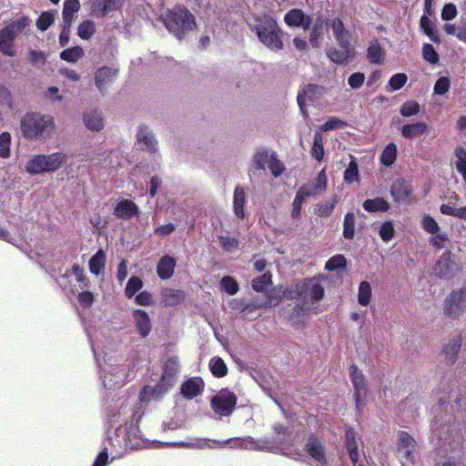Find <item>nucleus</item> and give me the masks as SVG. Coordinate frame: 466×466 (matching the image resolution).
<instances>
[{
	"label": "nucleus",
	"mask_w": 466,
	"mask_h": 466,
	"mask_svg": "<svg viewBox=\"0 0 466 466\" xmlns=\"http://www.w3.org/2000/svg\"><path fill=\"white\" fill-rule=\"evenodd\" d=\"M238 397L228 389H222L210 401L212 410L219 416H229L234 411Z\"/></svg>",
	"instance_id": "obj_8"
},
{
	"label": "nucleus",
	"mask_w": 466,
	"mask_h": 466,
	"mask_svg": "<svg viewBox=\"0 0 466 466\" xmlns=\"http://www.w3.org/2000/svg\"><path fill=\"white\" fill-rule=\"evenodd\" d=\"M163 21L167 29L179 40L187 32L193 31L197 27L195 16L183 6H176L173 10H167Z\"/></svg>",
	"instance_id": "obj_2"
},
{
	"label": "nucleus",
	"mask_w": 466,
	"mask_h": 466,
	"mask_svg": "<svg viewBox=\"0 0 466 466\" xmlns=\"http://www.w3.org/2000/svg\"><path fill=\"white\" fill-rule=\"evenodd\" d=\"M314 195L315 192L313 190H309L307 186L300 187L292 203L291 217L294 218H299L303 201H305L307 198Z\"/></svg>",
	"instance_id": "obj_25"
},
{
	"label": "nucleus",
	"mask_w": 466,
	"mask_h": 466,
	"mask_svg": "<svg viewBox=\"0 0 466 466\" xmlns=\"http://www.w3.org/2000/svg\"><path fill=\"white\" fill-rule=\"evenodd\" d=\"M442 310L451 319H457L466 312V288L453 289L444 299Z\"/></svg>",
	"instance_id": "obj_6"
},
{
	"label": "nucleus",
	"mask_w": 466,
	"mask_h": 466,
	"mask_svg": "<svg viewBox=\"0 0 466 466\" xmlns=\"http://www.w3.org/2000/svg\"><path fill=\"white\" fill-rule=\"evenodd\" d=\"M455 255L445 250L434 265L435 275L440 279H452L456 275Z\"/></svg>",
	"instance_id": "obj_10"
},
{
	"label": "nucleus",
	"mask_w": 466,
	"mask_h": 466,
	"mask_svg": "<svg viewBox=\"0 0 466 466\" xmlns=\"http://www.w3.org/2000/svg\"><path fill=\"white\" fill-rule=\"evenodd\" d=\"M54 21V15L50 12H43L37 18L35 25L40 31H46Z\"/></svg>",
	"instance_id": "obj_61"
},
{
	"label": "nucleus",
	"mask_w": 466,
	"mask_h": 466,
	"mask_svg": "<svg viewBox=\"0 0 466 466\" xmlns=\"http://www.w3.org/2000/svg\"><path fill=\"white\" fill-rule=\"evenodd\" d=\"M301 291V304H307L319 301L324 296V289L321 284L313 279H300Z\"/></svg>",
	"instance_id": "obj_12"
},
{
	"label": "nucleus",
	"mask_w": 466,
	"mask_h": 466,
	"mask_svg": "<svg viewBox=\"0 0 466 466\" xmlns=\"http://www.w3.org/2000/svg\"><path fill=\"white\" fill-rule=\"evenodd\" d=\"M186 293L181 289H167L162 291L163 302L166 306L173 307L182 303Z\"/></svg>",
	"instance_id": "obj_27"
},
{
	"label": "nucleus",
	"mask_w": 466,
	"mask_h": 466,
	"mask_svg": "<svg viewBox=\"0 0 466 466\" xmlns=\"http://www.w3.org/2000/svg\"><path fill=\"white\" fill-rule=\"evenodd\" d=\"M66 160V156L62 152L49 155L38 154L26 163L25 170L32 175L55 172L64 165Z\"/></svg>",
	"instance_id": "obj_4"
},
{
	"label": "nucleus",
	"mask_w": 466,
	"mask_h": 466,
	"mask_svg": "<svg viewBox=\"0 0 466 466\" xmlns=\"http://www.w3.org/2000/svg\"><path fill=\"white\" fill-rule=\"evenodd\" d=\"M337 202V196H335L331 200L318 204L315 208L316 214L321 218H327L330 216L335 208Z\"/></svg>",
	"instance_id": "obj_50"
},
{
	"label": "nucleus",
	"mask_w": 466,
	"mask_h": 466,
	"mask_svg": "<svg viewBox=\"0 0 466 466\" xmlns=\"http://www.w3.org/2000/svg\"><path fill=\"white\" fill-rule=\"evenodd\" d=\"M106 262V257L104 250L99 249L96 251L95 255H93L89 260V270L92 274L98 276L103 268H105Z\"/></svg>",
	"instance_id": "obj_35"
},
{
	"label": "nucleus",
	"mask_w": 466,
	"mask_h": 466,
	"mask_svg": "<svg viewBox=\"0 0 466 466\" xmlns=\"http://www.w3.org/2000/svg\"><path fill=\"white\" fill-rule=\"evenodd\" d=\"M137 140L140 148L144 151L151 153L157 152V140L151 132L147 131V127L141 125L137 134Z\"/></svg>",
	"instance_id": "obj_20"
},
{
	"label": "nucleus",
	"mask_w": 466,
	"mask_h": 466,
	"mask_svg": "<svg viewBox=\"0 0 466 466\" xmlns=\"http://www.w3.org/2000/svg\"><path fill=\"white\" fill-rule=\"evenodd\" d=\"M84 56L83 48L76 46L63 50L60 54L61 59L68 63H75Z\"/></svg>",
	"instance_id": "obj_49"
},
{
	"label": "nucleus",
	"mask_w": 466,
	"mask_h": 466,
	"mask_svg": "<svg viewBox=\"0 0 466 466\" xmlns=\"http://www.w3.org/2000/svg\"><path fill=\"white\" fill-rule=\"evenodd\" d=\"M341 50L336 47H329L327 49L328 57L337 65H345L350 59L354 57V48L352 46H349V48L340 47Z\"/></svg>",
	"instance_id": "obj_21"
},
{
	"label": "nucleus",
	"mask_w": 466,
	"mask_h": 466,
	"mask_svg": "<svg viewBox=\"0 0 466 466\" xmlns=\"http://www.w3.org/2000/svg\"><path fill=\"white\" fill-rule=\"evenodd\" d=\"M304 450L315 461L321 465L327 464L326 449L318 435L314 433L309 434L307 438Z\"/></svg>",
	"instance_id": "obj_13"
},
{
	"label": "nucleus",
	"mask_w": 466,
	"mask_h": 466,
	"mask_svg": "<svg viewBox=\"0 0 466 466\" xmlns=\"http://www.w3.org/2000/svg\"><path fill=\"white\" fill-rule=\"evenodd\" d=\"M323 28H324V21L321 17H319L313 26L311 27V30L309 32V41L310 46L313 48H319L320 43L319 38L323 35Z\"/></svg>",
	"instance_id": "obj_36"
},
{
	"label": "nucleus",
	"mask_w": 466,
	"mask_h": 466,
	"mask_svg": "<svg viewBox=\"0 0 466 466\" xmlns=\"http://www.w3.org/2000/svg\"><path fill=\"white\" fill-rule=\"evenodd\" d=\"M132 316L137 329L138 334L142 338H146L149 335L152 329V324L149 315L144 309H135L132 312Z\"/></svg>",
	"instance_id": "obj_19"
},
{
	"label": "nucleus",
	"mask_w": 466,
	"mask_h": 466,
	"mask_svg": "<svg viewBox=\"0 0 466 466\" xmlns=\"http://www.w3.org/2000/svg\"><path fill=\"white\" fill-rule=\"evenodd\" d=\"M209 370L216 378H223L228 374V367L220 357H213L208 363Z\"/></svg>",
	"instance_id": "obj_41"
},
{
	"label": "nucleus",
	"mask_w": 466,
	"mask_h": 466,
	"mask_svg": "<svg viewBox=\"0 0 466 466\" xmlns=\"http://www.w3.org/2000/svg\"><path fill=\"white\" fill-rule=\"evenodd\" d=\"M255 31L258 40L268 49L279 51L283 49V32L275 18L263 15L256 19Z\"/></svg>",
	"instance_id": "obj_3"
},
{
	"label": "nucleus",
	"mask_w": 466,
	"mask_h": 466,
	"mask_svg": "<svg viewBox=\"0 0 466 466\" xmlns=\"http://www.w3.org/2000/svg\"><path fill=\"white\" fill-rule=\"evenodd\" d=\"M423 59L430 64L435 65L439 62L440 56L433 46L431 44H424L422 46Z\"/></svg>",
	"instance_id": "obj_57"
},
{
	"label": "nucleus",
	"mask_w": 466,
	"mask_h": 466,
	"mask_svg": "<svg viewBox=\"0 0 466 466\" xmlns=\"http://www.w3.org/2000/svg\"><path fill=\"white\" fill-rule=\"evenodd\" d=\"M363 208L368 212H386L390 208L389 202L383 198H369L363 202Z\"/></svg>",
	"instance_id": "obj_32"
},
{
	"label": "nucleus",
	"mask_w": 466,
	"mask_h": 466,
	"mask_svg": "<svg viewBox=\"0 0 466 466\" xmlns=\"http://www.w3.org/2000/svg\"><path fill=\"white\" fill-rule=\"evenodd\" d=\"M96 32L94 21L90 19L84 20L77 27V35L83 40H88Z\"/></svg>",
	"instance_id": "obj_48"
},
{
	"label": "nucleus",
	"mask_w": 466,
	"mask_h": 466,
	"mask_svg": "<svg viewBox=\"0 0 466 466\" xmlns=\"http://www.w3.org/2000/svg\"><path fill=\"white\" fill-rule=\"evenodd\" d=\"M420 105L416 101L405 102L400 107V114L403 116H412L419 113Z\"/></svg>",
	"instance_id": "obj_64"
},
{
	"label": "nucleus",
	"mask_w": 466,
	"mask_h": 466,
	"mask_svg": "<svg viewBox=\"0 0 466 466\" xmlns=\"http://www.w3.org/2000/svg\"><path fill=\"white\" fill-rule=\"evenodd\" d=\"M246 202L245 190L241 186H236L233 197V208L235 215L243 219L245 218L244 205Z\"/></svg>",
	"instance_id": "obj_29"
},
{
	"label": "nucleus",
	"mask_w": 466,
	"mask_h": 466,
	"mask_svg": "<svg viewBox=\"0 0 466 466\" xmlns=\"http://www.w3.org/2000/svg\"><path fill=\"white\" fill-rule=\"evenodd\" d=\"M284 22L290 27H303L304 30H307L309 28L312 19L301 9L293 8L285 15Z\"/></svg>",
	"instance_id": "obj_16"
},
{
	"label": "nucleus",
	"mask_w": 466,
	"mask_h": 466,
	"mask_svg": "<svg viewBox=\"0 0 466 466\" xmlns=\"http://www.w3.org/2000/svg\"><path fill=\"white\" fill-rule=\"evenodd\" d=\"M114 215L120 219H130L139 215V208L130 199H122L116 205Z\"/></svg>",
	"instance_id": "obj_17"
},
{
	"label": "nucleus",
	"mask_w": 466,
	"mask_h": 466,
	"mask_svg": "<svg viewBox=\"0 0 466 466\" xmlns=\"http://www.w3.org/2000/svg\"><path fill=\"white\" fill-rule=\"evenodd\" d=\"M143 287V281L139 277L132 276L126 286L125 295L127 299L133 298Z\"/></svg>",
	"instance_id": "obj_51"
},
{
	"label": "nucleus",
	"mask_w": 466,
	"mask_h": 466,
	"mask_svg": "<svg viewBox=\"0 0 466 466\" xmlns=\"http://www.w3.org/2000/svg\"><path fill=\"white\" fill-rule=\"evenodd\" d=\"M30 22L27 16H22L0 29V52L3 55L6 56H15L14 41L30 25Z\"/></svg>",
	"instance_id": "obj_5"
},
{
	"label": "nucleus",
	"mask_w": 466,
	"mask_h": 466,
	"mask_svg": "<svg viewBox=\"0 0 466 466\" xmlns=\"http://www.w3.org/2000/svg\"><path fill=\"white\" fill-rule=\"evenodd\" d=\"M371 300V286L369 281L363 280L360 283L358 290V302L361 306H368Z\"/></svg>",
	"instance_id": "obj_45"
},
{
	"label": "nucleus",
	"mask_w": 466,
	"mask_h": 466,
	"mask_svg": "<svg viewBox=\"0 0 466 466\" xmlns=\"http://www.w3.org/2000/svg\"><path fill=\"white\" fill-rule=\"evenodd\" d=\"M272 284V274L266 271L262 275L255 278L251 282L252 289L257 292H264L268 286Z\"/></svg>",
	"instance_id": "obj_44"
},
{
	"label": "nucleus",
	"mask_w": 466,
	"mask_h": 466,
	"mask_svg": "<svg viewBox=\"0 0 466 466\" xmlns=\"http://www.w3.org/2000/svg\"><path fill=\"white\" fill-rule=\"evenodd\" d=\"M420 25L421 29L423 30L424 34L427 35L432 42H434L436 44L441 43L439 32L437 29L433 28V25H432L431 19L428 17L427 14L423 15L420 17Z\"/></svg>",
	"instance_id": "obj_37"
},
{
	"label": "nucleus",
	"mask_w": 466,
	"mask_h": 466,
	"mask_svg": "<svg viewBox=\"0 0 466 466\" xmlns=\"http://www.w3.org/2000/svg\"><path fill=\"white\" fill-rule=\"evenodd\" d=\"M461 338H458L451 340L444 347L442 354L444 355V361L447 365H453L457 360L461 346Z\"/></svg>",
	"instance_id": "obj_26"
},
{
	"label": "nucleus",
	"mask_w": 466,
	"mask_h": 466,
	"mask_svg": "<svg viewBox=\"0 0 466 466\" xmlns=\"http://www.w3.org/2000/svg\"><path fill=\"white\" fill-rule=\"evenodd\" d=\"M56 129L54 117L36 112L26 113L20 120V130L26 139L42 140L50 137Z\"/></svg>",
	"instance_id": "obj_1"
},
{
	"label": "nucleus",
	"mask_w": 466,
	"mask_h": 466,
	"mask_svg": "<svg viewBox=\"0 0 466 466\" xmlns=\"http://www.w3.org/2000/svg\"><path fill=\"white\" fill-rule=\"evenodd\" d=\"M310 154L313 158L320 162L324 157V142L323 135L321 132H315L313 137V145L310 149Z\"/></svg>",
	"instance_id": "obj_40"
},
{
	"label": "nucleus",
	"mask_w": 466,
	"mask_h": 466,
	"mask_svg": "<svg viewBox=\"0 0 466 466\" xmlns=\"http://www.w3.org/2000/svg\"><path fill=\"white\" fill-rule=\"evenodd\" d=\"M218 241L221 248L228 252H231L232 250L238 249L239 242L235 238H230L228 236H219Z\"/></svg>",
	"instance_id": "obj_63"
},
{
	"label": "nucleus",
	"mask_w": 466,
	"mask_h": 466,
	"mask_svg": "<svg viewBox=\"0 0 466 466\" xmlns=\"http://www.w3.org/2000/svg\"><path fill=\"white\" fill-rule=\"evenodd\" d=\"M175 267H176V259L169 255H165L158 261V264L157 267V276L161 279H170L174 274Z\"/></svg>",
	"instance_id": "obj_24"
},
{
	"label": "nucleus",
	"mask_w": 466,
	"mask_h": 466,
	"mask_svg": "<svg viewBox=\"0 0 466 466\" xmlns=\"http://www.w3.org/2000/svg\"><path fill=\"white\" fill-rule=\"evenodd\" d=\"M355 215L353 212H348L344 216L343 220V232L342 235L344 238L351 240L355 237Z\"/></svg>",
	"instance_id": "obj_43"
},
{
	"label": "nucleus",
	"mask_w": 466,
	"mask_h": 466,
	"mask_svg": "<svg viewBox=\"0 0 466 466\" xmlns=\"http://www.w3.org/2000/svg\"><path fill=\"white\" fill-rule=\"evenodd\" d=\"M177 373L178 361L177 358H169L163 366L162 375L154 387V392L157 396L166 394L174 387Z\"/></svg>",
	"instance_id": "obj_7"
},
{
	"label": "nucleus",
	"mask_w": 466,
	"mask_h": 466,
	"mask_svg": "<svg viewBox=\"0 0 466 466\" xmlns=\"http://www.w3.org/2000/svg\"><path fill=\"white\" fill-rule=\"evenodd\" d=\"M325 93L326 89L324 86L315 84L305 85L299 89L297 101L300 111L305 116H308V111L306 108L307 102H314L324 96Z\"/></svg>",
	"instance_id": "obj_11"
},
{
	"label": "nucleus",
	"mask_w": 466,
	"mask_h": 466,
	"mask_svg": "<svg viewBox=\"0 0 466 466\" xmlns=\"http://www.w3.org/2000/svg\"><path fill=\"white\" fill-rule=\"evenodd\" d=\"M281 286L279 287V289L277 290V288L272 289L267 293V300L261 304H254L253 309H262L267 307H275L279 304V302L282 300V294H281Z\"/></svg>",
	"instance_id": "obj_39"
},
{
	"label": "nucleus",
	"mask_w": 466,
	"mask_h": 466,
	"mask_svg": "<svg viewBox=\"0 0 466 466\" xmlns=\"http://www.w3.org/2000/svg\"><path fill=\"white\" fill-rule=\"evenodd\" d=\"M429 132L430 127L424 122L405 124L401 127V136L408 139H414L422 135H428Z\"/></svg>",
	"instance_id": "obj_22"
},
{
	"label": "nucleus",
	"mask_w": 466,
	"mask_h": 466,
	"mask_svg": "<svg viewBox=\"0 0 466 466\" xmlns=\"http://www.w3.org/2000/svg\"><path fill=\"white\" fill-rule=\"evenodd\" d=\"M347 265L346 258L343 255L338 254L329 258L325 264V269L328 271H334L345 268Z\"/></svg>",
	"instance_id": "obj_54"
},
{
	"label": "nucleus",
	"mask_w": 466,
	"mask_h": 466,
	"mask_svg": "<svg viewBox=\"0 0 466 466\" xmlns=\"http://www.w3.org/2000/svg\"><path fill=\"white\" fill-rule=\"evenodd\" d=\"M268 166L271 174L276 177H279L285 169L283 163L278 159L276 154L270 155Z\"/></svg>",
	"instance_id": "obj_62"
},
{
	"label": "nucleus",
	"mask_w": 466,
	"mask_h": 466,
	"mask_svg": "<svg viewBox=\"0 0 466 466\" xmlns=\"http://www.w3.org/2000/svg\"><path fill=\"white\" fill-rule=\"evenodd\" d=\"M301 291L303 289L300 288V280H298L281 290L282 299L298 300L301 303Z\"/></svg>",
	"instance_id": "obj_42"
},
{
	"label": "nucleus",
	"mask_w": 466,
	"mask_h": 466,
	"mask_svg": "<svg viewBox=\"0 0 466 466\" xmlns=\"http://www.w3.org/2000/svg\"><path fill=\"white\" fill-rule=\"evenodd\" d=\"M11 135L8 132L0 134V157L3 158L10 156Z\"/></svg>",
	"instance_id": "obj_60"
},
{
	"label": "nucleus",
	"mask_w": 466,
	"mask_h": 466,
	"mask_svg": "<svg viewBox=\"0 0 466 466\" xmlns=\"http://www.w3.org/2000/svg\"><path fill=\"white\" fill-rule=\"evenodd\" d=\"M331 28L339 46L340 47L349 48V46H351V34L348 29L345 28L344 24L339 17H336L331 21Z\"/></svg>",
	"instance_id": "obj_18"
},
{
	"label": "nucleus",
	"mask_w": 466,
	"mask_h": 466,
	"mask_svg": "<svg viewBox=\"0 0 466 466\" xmlns=\"http://www.w3.org/2000/svg\"><path fill=\"white\" fill-rule=\"evenodd\" d=\"M229 446L232 449H252L255 446V440L250 437L244 438H230L226 441H220V449Z\"/></svg>",
	"instance_id": "obj_28"
},
{
	"label": "nucleus",
	"mask_w": 466,
	"mask_h": 466,
	"mask_svg": "<svg viewBox=\"0 0 466 466\" xmlns=\"http://www.w3.org/2000/svg\"><path fill=\"white\" fill-rule=\"evenodd\" d=\"M80 2L79 0H66L63 5V24H72L74 20L75 13L78 12L80 9Z\"/></svg>",
	"instance_id": "obj_33"
},
{
	"label": "nucleus",
	"mask_w": 466,
	"mask_h": 466,
	"mask_svg": "<svg viewBox=\"0 0 466 466\" xmlns=\"http://www.w3.org/2000/svg\"><path fill=\"white\" fill-rule=\"evenodd\" d=\"M346 448L353 466H359V449L354 433L351 431H346Z\"/></svg>",
	"instance_id": "obj_34"
},
{
	"label": "nucleus",
	"mask_w": 466,
	"mask_h": 466,
	"mask_svg": "<svg viewBox=\"0 0 466 466\" xmlns=\"http://www.w3.org/2000/svg\"><path fill=\"white\" fill-rule=\"evenodd\" d=\"M385 57V52L377 39L370 42L367 49V58L370 64H381Z\"/></svg>",
	"instance_id": "obj_30"
},
{
	"label": "nucleus",
	"mask_w": 466,
	"mask_h": 466,
	"mask_svg": "<svg viewBox=\"0 0 466 466\" xmlns=\"http://www.w3.org/2000/svg\"><path fill=\"white\" fill-rule=\"evenodd\" d=\"M350 380L354 388V399L357 410H360L362 400L366 398L368 388L363 372L356 364H351L349 368Z\"/></svg>",
	"instance_id": "obj_9"
},
{
	"label": "nucleus",
	"mask_w": 466,
	"mask_h": 466,
	"mask_svg": "<svg viewBox=\"0 0 466 466\" xmlns=\"http://www.w3.org/2000/svg\"><path fill=\"white\" fill-rule=\"evenodd\" d=\"M220 287L228 295H235L239 289L238 281L230 276H225L221 279Z\"/></svg>",
	"instance_id": "obj_55"
},
{
	"label": "nucleus",
	"mask_w": 466,
	"mask_h": 466,
	"mask_svg": "<svg viewBox=\"0 0 466 466\" xmlns=\"http://www.w3.org/2000/svg\"><path fill=\"white\" fill-rule=\"evenodd\" d=\"M350 158L349 166L344 171V180L350 184L360 180L359 167L356 158L354 157H350Z\"/></svg>",
	"instance_id": "obj_47"
},
{
	"label": "nucleus",
	"mask_w": 466,
	"mask_h": 466,
	"mask_svg": "<svg viewBox=\"0 0 466 466\" xmlns=\"http://www.w3.org/2000/svg\"><path fill=\"white\" fill-rule=\"evenodd\" d=\"M397 153L398 148L396 144L393 142L389 143L380 157V163L386 167H390L396 161Z\"/></svg>",
	"instance_id": "obj_38"
},
{
	"label": "nucleus",
	"mask_w": 466,
	"mask_h": 466,
	"mask_svg": "<svg viewBox=\"0 0 466 466\" xmlns=\"http://www.w3.org/2000/svg\"><path fill=\"white\" fill-rule=\"evenodd\" d=\"M269 157L270 156H268V151L267 149H258L253 157V162L256 169L264 170L266 168V165L268 164Z\"/></svg>",
	"instance_id": "obj_52"
},
{
	"label": "nucleus",
	"mask_w": 466,
	"mask_h": 466,
	"mask_svg": "<svg viewBox=\"0 0 466 466\" xmlns=\"http://www.w3.org/2000/svg\"><path fill=\"white\" fill-rule=\"evenodd\" d=\"M205 389V382L201 377H192L185 380L180 387V393L187 400H192L201 395Z\"/></svg>",
	"instance_id": "obj_15"
},
{
	"label": "nucleus",
	"mask_w": 466,
	"mask_h": 466,
	"mask_svg": "<svg viewBox=\"0 0 466 466\" xmlns=\"http://www.w3.org/2000/svg\"><path fill=\"white\" fill-rule=\"evenodd\" d=\"M84 122L86 128L92 131H100L104 127L101 113L96 110L84 114Z\"/></svg>",
	"instance_id": "obj_31"
},
{
	"label": "nucleus",
	"mask_w": 466,
	"mask_h": 466,
	"mask_svg": "<svg viewBox=\"0 0 466 466\" xmlns=\"http://www.w3.org/2000/svg\"><path fill=\"white\" fill-rule=\"evenodd\" d=\"M117 72V69L109 66H103L96 72V86L102 94L105 92V86L113 81Z\"/></svg>",
	"instance_id": "obj_23"
},
{
	"label": "nucleus",
	"mask_w": 466,
	"mask_h": 466,
	"mask_svg": "<svg viewBox=\"0 0 466 466\" xmlns=\"http://www.w3.org/2000/svg\"><path fill=\"white\" fill-rule=\"evenodd\" d=\"M346 126V122L343 121L342 119L337 117V116H332L330 118H329L324 124H322L319 127V132H326V131H329V130H333V129H337V128H342Z\"/></svg>",
	"instance_id": "obj_58"
},
{
	"label": "nucleus",
	"mask_w": 466,
	"mask_h": 466,
	"mask_svg": "<svg viewBox=\"0 0 466 466\" xmlns=\"http://www.w3.org/2000/svg\"><path fill=\"white\" fill-rule=\"evenodd\" d=\"M306 309L305 304H298L292 308L289 320L292 326L305 323Z\"/></svg>",
	"instance_id": "obj_46"
},
{
	"label": "nucleus",
	"mask_w": 466,
	"mask_h": 466,
	"mask_svg": "<svg viewBox=\"0 0 466 466\" xmlns=\"http://www.w3.org/2000/svg\"><path fill=\"white\" fill-rule=\"evenodd\" d=\"M408 81V76L404 73L393 75L389 81V88L390 91L400 90Z\"/></svg>",
	"instance_id": "obj_56"
},
{
	"label": "nucleus",
	"mask_w": 466,
	"mask_h": 466,
	"mask_svg": "<svg viewBox=\"0 0 466 466\" xmlns=\"http://www.w3.org/2000/svg\"><path fill=\"white\" fill-rule=\"evenodd\" d=\"M440 211L443 215L451 216L466 221V207L455 208L448 204H442L440 207Z\"/></svg>",
	"instance_id": "obj_53"
},
{
	"label": "nucleus",
	"mask_w": 466,
	"mask_h": 466,
	"mask_svg": "<svg viewBox=\"0 0 466 466\" xmlns=\"http://www.w3.org/2000/svg\"><path fill=\"white\" fill-rule=\"evenodd\" d=\"M413 188L404 178L396 179L390 187V196L395 202L409 203L411 200Z\"/></svg>",
	"instance_id": "obj_14"
},
{
	"label": "nucleus",
	"mask_w": 466,
	"mask_h": 466,
	"mask_svg": "<svg viewBox=\"0 0 466 466\" xmlns=\"http://www.w3.org/2000/svg\"><path fill=\"white\" fill-rule=\"evenodd\" d=\"M394 227L393 223L390 220L382 223L380 228L379 235L384 242H389L394 237Z\"/></svg>",
	"instance_id": "obj_59"
}]
</instances>
